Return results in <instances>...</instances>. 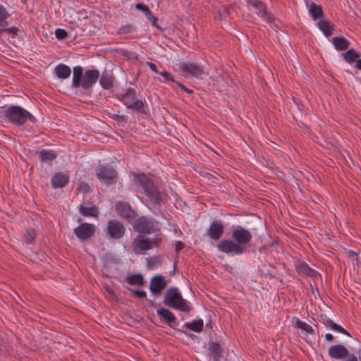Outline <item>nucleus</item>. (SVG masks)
<instances>
[{
    "mask_svg": "<svg viewBox=\"0 0 361 361\" xmlns=\"http://www.w3.org/2000/svg\"><path fill=\"white\" fill-rule=\"evenodd\" d=\"M214 296L216 298H210L211 300H214V302H219V300H224L223 298H221L219 295L218 294H216L214 295Z\"/></svg>",
    "mask_w": 361,
    "mask_h": 361,
    "instance_id": "4d7b16f0",
    "label": "nucleus"
},
{
    "mask_svg": "<svg viewBox=\"0 0 361 361\" xmlns=\"http://www.w3.org/2000/svg\"><path fill=\"white\" fill-rule=\"evenodd\" d=\"M233 240H221L217 244L219 251L231 255H241L245 252V245L250 244L252 235L249 230L241 226H236L232 231Z\"/></svg>",
    "mask_w": 361,
    "mask_h": 361,
    "instance_id": "f257e3e1",
    "label": "nucleus"
},
{
    "mask_svg": "<svg viewBox=\"0 0 361 361\" xmlns=\"http://www.w3.org/2000/svg\"><path fill=\"white\" fill-rule=\"evenodd\" d=\"M293 320L295 321V326L300 329L302 331H305L307 334H314V330L312 329L311 326L307 324V323L300 320L298 317H293Z\"/></svg>",
    "mask_w": 361,
    "mask_h": 361,
    "instance_id": "7c9ffc66",
    "label": "nucleus"
},
{
    "mask_svg": "<svg viewBox=\"0 0 361 361\" xmlns=\"http://www.w3.org/2000/svg\"><path fill=\"white\" fill-rule=\"evenodd\" d=\"M78 221L80 223V222L81 221V219H80V218H79V219H78Z\"/></svg>",
    "mask_w": 361,
    "mask_h": 361,
    "instance_id": "338daca9",
    "label": "nucleus"
},
{
    "mask_svg": "<svg viewBox=\"0 0 361 361\" xmlns=\"http://www.w3.org/2000/svg\"><path fill=\"white\" fill-rule=\"evenodd\" d=\"M310 286L312 288V293H314L315 292L319 293V289L317 287H314L311 282L310 283Z\"/></svg>",
    "mask_w": 361,
    "mask_h": 361,
    "instance_id": "bf43d9fd",
    "label": "nucleus"
},
{
    "mask_svg": "<svg viewBox=\"0 0 361 361\" xmlns=\"http://www.w3.org/2000/svg\"><path fill=\"white\" fill-rule=\"evenodd\" d=\"M145 16L149 21H151L154 18H155V16L153 15L150 9L145 13Z\"/></svg>",
    "mask_w": 361,
    "mask_h": 361,
    "instance_id": "603ef678",
    "label": "nucleus"
},
{
    "mask_svg": "<svg viewBox=\"0 0 361 361\" xmlns=\"http://www.w3.org/2000/svg\"><path fill=\"white\" fill-rule=\"evenodd\" d=\"M345 361H358V360L354 354H351L350 356H348V359Z\"/></svg>",
    "mask_w": 361,
    "mask_h": 361,
    "instance_id": "5fc2aeb1",
    "label": "nucleus"
},
{
    "mask_svg": "<svg viewBox=\"0 0 361 361\" xmlns=\"http://www.w3.org/2000/svg\"><path fill=\"white\" fill-rule=\"evenodd\" d=\"M181 332L184 333L185 335H188V336L190 337H196L194 334H191V333H188L186 331H182V330H180Z\"/></svg>",
    "mask_w": 361,
    "mask_h": 361,
    "instance_id": "052dcab7",
    "label": "nucleus"
},
{
    "mask_svg": "<svg viewBox=\"0 0 361 361\" xmlns=\"http://www.w3.org/2000/svg\"><path fill=\"white\" fill-rule=\"evenodd\" d=\"M136 297H138L140 299H144L146 298L147 295H134Z\"/></svg>",
    "mask_w": 361,
    "mask_h": 361,
    "instance_id": "680f3d73",
    "label": "nucleus"
},
{
    "mask_svg": "<svg viewBox=\"0 0 361 361\" xmlns=\"http://www.w3.org/2000/svg\"><path fill=\"white\" fill-rule=\"evenodd\" d=\"M99 77V71L97 69L87 70L81 80L80 87L84 90H88L97 82Z\"/></svg>",
    "mask_w": 361,
    "mask_h": 361,
    "instance_id": "ddd939ff",
    "label": "nucleus"
},
{
    "mask_svg": "<svg viewBox=\"0 0 361 361\" xmlns=\"http://www.w3.org/2000/svg\"><path fill=\"white\" fill-rule=\"evenodd\" d=\"M4 32H6L10 35H12L13 37L17 36L20 33V30L16 27L13 26L11 27H0V42L1 41V37Z\"/></svg>",
    "mask_w": 361,
    "mask_h": 361,
    "instance_id": "f704fd0d",
    "label": "nucleus"
},
{
    "mask_svg": "<svg viewBox=\"0 0 361 361\" xmlns=\"http://www.w3.org/2000/svg\"><path fill=\"white\" fill-rule=\"evenodd\" d=\"M114 78L111 75L103 73L99 79L101 86L105 90H109L113 87Z\"/></svg>",
    "mask_w": 361,
    "mask_h": 361,
    "instance_id": "2f4dec72",
    "label": "nucleus"
},
{
    "mask_svg": "<svg viewBox=\"0 0 361 361\" xmlns=\"http://www.w3.org/2000/svg\"><path fill=\"white\" fill-rule=\"evenodd\" d=\"M95 226L89 223H80V224L73 229V233L82 241L90 239L94 235Z\"/></svg>",
    "mask_w": 361,
    "mask_h": 361,
    "instance_id": "9d476101",
    "label": "nucleus"
},
{
    "mask_svg": "<svg viewBox=\"0 0 361 361\" xmlns=\"http://www.w3.org/2000/svg\"><path fill=\"white\" fill-rule=\"evenodd\" d=\"M118 98L128 109L134 110L140 114L146 113L145 104L141 99L137 97L136 92L134 88H128L126 92L120 94Z\"/></svg>",
    "mask_w": 361,
    "mask_h": 361,
    "instance_id": "20e7f679",
    "label": "nucleus"
},
{
    "mask_svg": "<svg viewBox=\"0 0 361 361\" xmlns=\"http://www.w3.org/2000/svg\"><path fill=\"white\" fill-rule=\"evenodd\" d=\"M166 293H179L178 289L176 287L170 288L167 290Z\"/></svg>",
    "mask_w": 361,
    "mask_h": 361,
    "instance_id": "864d4df0",
    "label": "nucleus"
},
{
    "mask_svg": "<svg viewBox=\"0 0 361 361\" xmlns=\"http://www.w3.org/2000/svg\"><path fill=\"white\" fill-rule=\"evenodd\" d=\"M78 189L80 191H82L83 192L87 193V192H90V187L87 183L82 181L79 184Z\"/></svg>",
    "mask_w": 361,
    "mask_h": 361,
    "instance_id": "c03bdc74",
    "label": "nucleus"
},
{
    "mask_svg": "<svg viewBox=\"0 0 361 361\" xmlns=\"http://www.w3.org/2000/svg\"><path fill=\"white\" fill-rule=\"evenodd\" d=\"M342 56L343 59L348 63H356V61L359 59L360 56V54L353 49H348L346 52L343 53Z\"/></svg>",
    "mask_w": 361,
    "mask_h": 361,
    "instance_id": "c756f323",
    "label": "nucleus"
},
{
    "mask_svg": "<svg viewBox=\"0 0 361 361\" xmlns=\"http://www.w3.org/2000/svg\"><path fill=\"white\" fill-rule=\"evenodd\" d=\"M297 273L302 277L310 278L314 281L321 278L320 274L304 262H300L295 267Z\"/></svg>",
    "mask_w": 361,
    "mask_h": 361,
    "instance_id": "9b49d317",
    "label": "nucleus"
},
{
    "mask_svg": "<svg viewBox=\"0 0 361 361\" xmlns=\"http://www.w3.org/2000/svg\"><path fill=\"white\" fill-rule=\"evenodd\" d=\"M106 298L111 302L113 305H116L120 302L118 295H104Z\"/></svg>",
    "mask_w": 361,
    "mask_h": 361,
    "instance_id": "79ce46f5",
    "label": "nucleus"
},
{
    "mask_svg": "<svg viewBox=\"0 0 361 361\" xmlns=\"http://www.w3.org/2000/svg\"><path fill=\"white\" fill-rule=\"evenodd\" d=\"M355 67L358 70H361V59H359L356 61Z\"/></svg>",
    "mask_w": 361,
    "mask_h": 361,
    "instance_id": "13d9d810",
    "label": "nucleus"
},
{
    "mask_svg": "<svg viewBox=\"0 0 361 361\" xmlns=\"http://www.w3.org/2000/svg\"><path fill=\"white\" fill-rule=\"evenodd\" d=\"M83 77V69L81 66H75L73 68V75L72 85L74 87H80L81 80Z\"/></svg>",
    "mask_w": 361,
    "mask_h": 361,
    "instance_id": "bb28decb",
    "label": "nucleus"
},
{
    "mask_svg": "<svg viewBox=\"0 0 361 361\" xmlns=\"http://www.w3.org/2000/svg\"><path fill=\"white\" fill-rule=\"evenodd\" d=\"M133 180L137 187H140L144 193L153 204H159L163 199L164 194L160 192L154 182L145 173H132Z\"/></svg>",
    "mask_w": 361,
    "mask_h": 361,
    "instance_id": "f03ea898",
    "label": "nucleus"
},
{
    "mask_svg": "<svg viewBox=\"0 0 361 361\" xmlns=\"http://www.w3.org/2000/svg\"><path fill=\"white\" fill-rule=\"evenodd\" d=\"M147 266L150 268H154L161 265V257L158 255L152 256L147 258Z\"/></svg>",
    "mask_w": 361,
    "mask_h": 361,
    "instance_id": "e433bc0d",
    "label": "nucleus"
},
{
    "mask_svg": "<svg viewBox=\"0 0 361 361\" xmlns=\"http://www.w3.org/2000/svg\"><path fill=\"white\" fill-rule=\"evenodd\" d=\"M96 176L101 182L111 185L116 182L117 172L111 166H103L98 169Z\"/></svg>",
    "mask_w": 361,
    "mask_h": 361,
    "instance_id": "1a4fd4ad",
    "label": "nucleus"
},
{
    "mask_svg": "<svg viewBox=\"0 0 361 361\" xmlns=\"http://www.w3.org/2000/svg\"><path fill=\"white\" fill-rule=\"evenodd\" d=\"M229 11H230V8L229 7L222 6L220 8V10H219V12H220V14H221V17L225 18L228 16H229L230 15Z\"/></svg>",
    "mask_w": 361,
    "mask_h": 361,
    "instance_id": "a18cd8bd",
    "label": "nucleus"
},
{
    "mask_svg": "<svg viewBox=\"0 0 361 361\" xmlns=\"http://www.w3.org/2000/svg\"><path fill=\"white\" fill-rule=\"evenodd\" d=\"M157 20H158V18L157 17L154 18L152 20H151V23H152V25L154 26V27H156L157 29L160 30H162V28L157 23Z\"/></svg>",
    "mask_w": 361,
    "mask_h": 361,
    "instance_id": "3c124183",
    "label": "nucleus"
},
{
    "mask_svg": "<svg viewBox=\"0 0 361 361\" xmlns=\"http://www.w3.org/2000/svg\"><path fill=\"white\" fill-rule=\"evenodd\" d=\"M319 321L324 324L326 327L330 328L331 330L338 331L339 333H341L343 334L347 335L349 337H351V335L350 333L345 330L344 328H343L341 326L336 324L330 318H329L325 314H320Z\"/></svg>",
    "mask_w": 361,
    "mask_h": 361,
    "instance_id": "6ab92c4d",
    "label": "nucleus"
},
{
    "mask_svg": "<svg viewBox=\"0 0 361 361\" xmlns=\"http://www.w3.org/2000/svg\"><path fill=\"white\" fill-rule=\"evenodd\" d=\"M159 74L162 75L165 78V80H167V81H171V82H176V80L173 78L172 75L170 73H169V72H167L166 71L159 72Z\"/></svg>",
    "mask_w": 361,
    "mask_h": 361,
    "instance_id": "37998d69",
    "label": "nucleus"
},
{
    "mask_svg": "<svg viewBox=\"0 0 361 361\" xmlns=\"http://www.w3.org/2000/svg\"><path fill=\"white\" fill-rule=\"evenodd\" d=\"M149 302V307H153V302H152V301L149 300V302Z\"/></svg>",
    "mask_w": 361,
    "mask_h": 361,
    "instance_id": "69168bd1",
    "label": "nucleus"
},
{
    "mask_svg": "<svg viewBox=\"0 0 361 361\" xmlns=\"http://www.w3.org/2000/svg\"><path fill=\"white\" fill-rule=\"evenodd\" d=\"M184 247V243L182 241H177L176 243V252H178Z\"/></svg>",
    "mask_w": 361,
    "mask_h": 361,
    "instance_id": "8fccbe9b",
    "label": "nucleus"
},
{
    "mask_svg": "<svg viewBox=\"0 0 361 361\" xmlns=\"http://www.w3.org/2000/svg\"><path fill=\"white\" fill-rule=\"evenodd\" d=\"M224 224L220 221H213L207 229V234L214 240H218L224 233Z\"/></svg>",
    "mask_w": 361,
    "mask_h": 361,
    "instance_id": "f3484780",
    "label": "nucleus"
},
{
    "mask_svg": "<svg viewBox=\"0 0 361 361\" xmlns=\"http://www.w3.org/2000/svg\"><path fill=\"white\" fill-rule=\"evenodd\" d=\"M208 358L209 361H221L222 348L219 341H209L208 343Z\"/></svg>",
    "mask_w": 361,
    "mask_h": 361,
    "instance_id": "dca6fc26",
    "label": "nucleus"
},
{
    "mask_svg": "<svg viewBox=\"0 0 361 361\" xmlns=\"http://www.w3.org/2000/svg\"><path fill=\"white\" fill-rule=\"evenodd\" d=\"M126 281L130 285L143 286L144 278L141 274H131L127 277Z\"/></svg>",
    "mask_w": 361,
    "mask_h": 361,
    "instance_id": "473e14b6",
    "label": "nucleus"
},
{
    "mask_svg": "<svg viewBox=\"0 0 361 361\" xmlns=\"http://www.w3.org/2000/svg\"><path fill=\"white\" fill-rule=\"evenodd\" d=\"M319 29L324 33L326 37H329L333 34L334 30V25L327 20H320L317 23Z\"/></svg>",
    "mask_w": 361,
    "mask_h": 361,
    "instance_id": "b1692460",
    "label": "nucleus"
},
{
    "mask_svg": "<svg viewBox=\"0 0 361 361\" xmlns=\"http://www.w3.org/2000/svg\"><path fill=\"white\" fill-rule=\"evenodd\" d=\"M55 35L57 39H63L68 36L67 32L63 29L58 28L55 31Z\"/></svg>",
    "mask_w": 361,
    "mask_h": 361,
    "instance_id": "a19ab883",
    "label": "nucleus"
},
{
    "mask_svg": "<svg viewBox=\"0 0 361 361\" xmlns=\"http://www.w3.org/2000/svg\"><path fill=\"white\" fill-rule=\"evenodd\" d=\"M309 12L314 20L321 18L324 16V12L321 6L312 2L310 6Z\"/></svg>",
    "mask_w": 361,
    "mask_h": 361,
    "instance_id": "cd10ccee",
    "label": "nucleus"
},
{
    "mask_svg": "<svg viewBox=\"0 0 361 361\" xmlns=\"http://www.w3.org/2000/svg\"><path fill=\"white\" fill-rule=\"evenodd\" d=\"M157 313L159 317L165 320V322L170 327L176 329L175 327L176 318L173 312L169 311L168 309L160 308L157 310Z\"/></svg>",
    "mask_w": 361,
    "mask_h": 361,
    "instance_id": "5701e85b",
    "label": "nucleus"
},
{
    "mask_svg": "<svg viewBox=\"0 0 361 361\" xmlns=\"http://www.w3.org/2000/svg\"><path fill=\"white\" fill-rule=\"evenodd\" d=\"M328 354L333 359L341 360L348 357L349 352L343 345L336 344L329 348Z\"/></svg>",
    "mask_w": 361,
    "mask_h": 361,
    "instance_id": "a211bd4d",
    "label": "nucleus"
},
{
    "mask_svg": "<svg viewBox=\"0 0 361 361\" xmlns=\"http://www.w3.org/2000/svg\"><path fill=\"white\" fill-rule=\"evenodd\" d=\"M79 212L84 216L97 217L99 214V209L92 202L80 204Z\"/></svg>",
    "mask_w": 361,
    "mask_h": 361,
    "instance_id": "412c9836",
    "label": "nucleus"
},
{
    "mask_svg": "<svg viewBox=\"0 0 361 361\" xmlns=\"http://www.w3.org/2000/svg\"><path fill=\"white\" fill-rule=\"evenodd\" d=\"M348 254H349V255H350V256L357 255V253H356L355 252H354V251H352V250H350V251L348 252Z\"/></svg>",
    "mask_w": 361,
    "mask_h": 361,
    "instance_id": "e2e57ef3",
    "label": "nucleus"
},
{
    "mask_svg": "<svg viewBox=\"0 0 361 361\" xmlns=\"http://www.w3.org/2000/svg\"><path fill=\"white\" fill-rule=\"evenodd\" d=\"M132 293H146L144 290H134Z\"/></svg>",
    "mask_w": 361,
    "mask_h": 361,
    "instance_id": "0e129e2a",
    "label": "nucleus"
},
{
    "mask_svg": "<svg viewBox=\"0 0 361 361\" xmlns=\"http://www.w3.org/2000/svg\"><path fill=\"white\" fill-rule=\"evenodd\" d=\"M16 296L20 299V295L17 294Z\"/></svg>",
    "mask_w": 361,
    "mask_h": 361,
    "instance_id": "774afa93",
    "label": "nucleus"
},
{
    "mask_svg": "<svg viewBox=\"0 0 361 361\" xmlns=\"http://www.w3.org/2000/svg\"><path fill=\"white\" fill-rule=\"evenodd\" d=\"M4 116L10 123L16 126H23L27 121L32 123L36 121V118L32 114L24 108L17 105L8 107L5 111Z\"/></svg>",
    "mask_w": 361,
    "mask_h": 361,
    "instance_id": "7ed1b4c3",
    "label": "nucleus"
},
{
    "mask_svg": "<svg viewBox=\"0 0 361 361\" xmlns=\"http://www.w3.org/2000/svg\"><path fill=\"white\" fill-rule=\"evenodd\" d=\"M178 86L181 88L183 90L186 92L188 94H192L193 91L192 90L188 89L187 87H185L183 83L176 81L175 82Z\"/></svg>",
    "mask_w": 361,
    "mask_h": 361,
    "instance_id": "de8ad7c7",
    "label": "nucleus"
},
{
    "mask_svg": "<svg viewBox=\"0 0 361 361\" xmlns=\"http://www.w3.org/2000/svg\"><path fill=\"white\" fill-rule=\"evenodd\" d=\"M182 73L188 75L190 74L195 77H199L202 73V70L200 66L194 63H183L180 66Z\"/></svg>",
    "mask_w": 361,
    "mask_h": 361,
    "instance_id": "4be33fe9",
    "label": "nucleus"
},
{
    "mask_svg": "<svg viewBox=\"0 0 361 361\" xmlns=\"http://www.w3.org/2000/svg\"><path fill=\"white\" fill-rule=\"evenodd\" d=\"M135 28L132 25H126L119 28L117 33L119 35H127L131 33Z\"/></svg>",
    "mask_w": 361,
    "mask_h": 361,
    "instance_id": "58836bf2",
    "label": "nucleus"
},
{
    "mask_svg": "<svg viewBox=\"0 0 361 361\" xmlns=\"http://www.w3.org/2000/svg\"><path fill=\"white\" fill-rule=\"evenodd\" d=\"M184 326L188 329L199 333L201 332L203 329L204 322L203 320L201 319L192 320L190 322L185 323Z\"/></svg>",
    "mask_w": 361,
    "mask_h": 361,
    "instance_id": "c85d7f7f",
    "label": "nucleus"
},
{
    "mask_svg": "<svg viewBox=\"0 0 361 361\" xmlns=\"http://www.w3.org/2000/svg\"><path fill=\"white\" fill-rule=\"evenodd\" d=\"M55 73L59 78L66 79L71 75V69L65 64H59L55 68Z\"/></svg>",
    "mask_w": 361,
    "mask_h": 361,
    "instance_id": "a878e982",
    "label": "nucleus"
},
{
    "mask_svg": "<svg viewBox=\"0 0 361 361\" xmlns=\"http://www.w3.org/2000/svg\"><path fill=\"white\" fill-rule=\"evenodd\" d=\"M167 286V281L161 274L156 275L151 279L149 290L151 293H161Z\"/></svg>",
    "mask_w": 361,
    "mask_h": 361,
    "instance_id": "2eb2a0df",
    "label": "nucleus"
},
{
    "mask_svg": "<svg viewBox=\"0 0 361 361\" xmlns=\"http://www.w3.org/2000/svg\"><path fill=\"white\" fill-rule=\"evenodd\" d=\"M325 338L328 341H333L334 340V336H333V335L331 334H326L325 335Z\"/></svg>",
    "mask_w": 361,
    "mask_h": 361,
    "instance_id": "6e6d98bb",
    "label": "nucleus"
},
{
    "mask_svg": "<svg viewBox=\"0 0 361 361\" xmlns=\"http://www.w3.org/2000/svg\"><path fill=\"white\" fill-rule=\"evenodd\" d=\"M133 227L140 234H152L159 231V223L152 218L142 216L135 219Z\"/></svg>",
    "mask_w": 361,
    "mask_h": 361,
    "instance_id": "39448f33",
    "label": "nucleus"
},
{
    "mask_svg": "<svg viewBox=\"0 0 361 361\" xmlns=\"http://www.w3.org/2000/svg\"><path fill=\"white\" fill-rule=\"evenodd\" d=\"M39 157L42 161H51L56 157V154L51 151L42 150L39 153Z\"/></svg>",
    "mask_w": 361,
    "mask_h": 361,
    "instance_id": "c9c22d12",
    "label": "nucleus"
},
{
    "mask_svg": "<svg viewBox=\"0 0 361 361\" xmlns=\"http://www.w3.org/2000/svg\"><path fill=\"white\" fill-rule=\"evenodd\" d=\"M147 65L149 67V68L156 73H159V71L157 70V67L155 63L152 62H147Z\"/></svg>",
    "mask_w": 361,
    "mask_h": 361,
    "instance_id": "09e8293b",
    "label": "nucleus"
},
{
    "mask_svg": "<svg viewBox=\"0 0 361 361\" xmlns=\"http://www.w3.org/2000/svg\"><path fill=\"white\" fill-rule=\"evenodd\" d=\"M9 17L10 14L8 13L6 8L3 5L0 4V27L8 26L7 19Z\"/></svg>",
    "mask_w": 361,
    "mask_h": 361,
    "instance_id": "72a5a7b5",
    "label": "nucleus"
},
{
    "mask_svg": "<svg viewBox=\"0 0 361 361\" xmlns=\"http://www.w3.org/2000/svg\"><path fill=\"white\" fill-rule=\"evenodd\" d=\"M69 182V176L63 173L57 172L51 178V183L54 188H61L65 187Z\"/></svg>",
    "mask_w": 361,
    "mask_h": 361,
    "instance_id": "aec40b11",
    "label": "nucleus"
},
{
    "mask_svg": "<svg viewBox=\"0 0 361 361\" xmlns=\"http://www.w3.org/2000/svg\"><path fill=\"white\" fill-rule=\"evenodd\" d=\"M161 241V238H159L157 235L152 239H149L143 235L139 234L132 243L133 250L137 254L159 247Z\"/></svg>",
    "mask_w": 361,
    "mask_h": 361,
    "instance_id": "423d86ee",
    "label": "nucleus"
},
{
    "mask_svg": "<svg viewBox=\"0 0 361 361\" xmlns=\"http://www.w3.org/2000/svg\"><path fill=\"white\" fill-rule=\"evenodd\" d=\"M249 6H252L255 13L267 23H271L272 18L267 13V8L264 3L259 0H245Z\"/></svg>",
    "mask_w": 361,
    "mask_h": 361,
    "instance_id": "f8f14e48",
    "label": "nucleus"
},
{
    "mask_svg": "<svg viewBox=\"0 0 361 361\" xmlns=\"http://www.w3.org/2000/svg\"><path fill=\"white\" fill-rule=\"evenodd\" d=\"M163 302L171 308L184 312H189L191 310L189 302L182 298V295H164Z\"/></svg>",
    "mask_w": 361,
    "mask_h": 361,
    "instance_id": "0eeeda50",
    "label": "nucleus"
},
{
    "mask_svg": "<svg viewBox=\"0 0 361 361\" xmlns=\"http://www.w3.org/2000/svg\"><path fill=\"white\" fill-rule=\"evenodd\" d=\"M332 44L337 51H343L349 47L350 42L343 37H334Z\"/></svg>",
    "mask_w": 361,
    "mask_h": 361,
    "instance_id": "393cba45",
    "label": "nucleus"
},
{
    "mask_svg": "<svg viewBox=\"0 0 361 361\" xmlns=\"http://www.w3.org/2000/svg\"><path fill=\"white\" fill-rule=\"evenodd\" d=\"M135 8L137 10L143 11L145 13V14L149 10V8L148 7V6H147L144 4H140V3L136 4Z\"/></svg>",
    "mask_w": 361,
    "mask_h": 361,
    "instance_id": "49530a36",
    "label": "nucleus"
},
{
    "mask_svg": "<svg viewBox=\"0 0 361 361\" xmlns=\"http://www.w3.org/2000/svg\"><path fill=\"white\" fill-rule=\"evenodd\" d=\"M108 234L114 239L122 238L125 233V227L118 220H110L108 222Z\"/></svg>",
    "mask_w": 361,
    "mask_h": 361,
    "instance_id": "4468645a",
    "label": "nucleus"
},
{
    "mask_svg": "<svg viewBox=\"0 0 361 361\" xmlns=\"http://www.w3.org/2000/svg\"><path fill=\"white\" fill-rule=\"evenodd\" d=\"M109 115L110 118H111L112 119H114L118 122H123V123L127 122V117L125 115H121L119 114H116L114 112H109Z\"/></svg>",
    "mask_w": 361,
    "mask_h": 361,
    "instance_id": "ea45409f",
    "label": "nucleus"
},
{
    "mask_svg": "<svg viewBox=\"0 0 361 361\" xmlns=\"http://www.w3.org/2000/svg\"><path fill=\"white\" fill-rule=\"evenodd\" d=\"M115 209L117 214L128 223H133L137 216L135 211L127 202L118 201L116 202Z\"/></svg>",
    "mask_w": 361,
    "mask_h": 361,
    "instance_id": "6e6552de",
    "label": "nucleus"
},
{
    "mask_svg": "<svg viewBox=\"0 0 361 361\" xmlns=\"http://www.w3.org/2000/svg\"><path fill=\"white\" fill-rule=\"evenodd\" d=\"M36 238L35 231L30 229L26 231V235H25V242L27 243H32L35 242Z\"/></svg>",
    "mask_w": 361,
    "mask_h": 361,
    "instance_id": "4c0bfd02",
    "label": "nucleus"
}]
</instances>
